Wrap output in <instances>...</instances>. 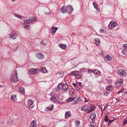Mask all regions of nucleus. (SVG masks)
Here are the masks:
<instances>
[{
    "mask_svg": "<svg viewBox=\"0 0 127 127\" xmlns=\"http://www.w3.org/2000/svg\"><path fill=\"white\" fill-rule=\"evenodd\" d=\"M17 71H14L13 73H12L10 78V81L16 83L18 81V78L17 77Z\"/></svg>",
    "mask_w": 127,
    "mask_h": 127,
    "instance_id": "nucleus-1",
    "label": "nucleus"
},
{
    "mask_svg": "<svg viewBox=\"0 0 127 127\" xmlns=\"http://www.w3.org/2000/svg\"><path fill=\"white\" fill-rule=\"evenodd\" d=\"M117 73L118 75L123 76H125L127 75L126 71L123 69L118 70L117 71Z\"/></svg>",
    "mask_w": 127,
    "mask_h": 127,
    "instance_id": "nucleus-2",
    "label": "nucleus"
},
{
    "mask_svg": "<svg viewBox=\"0 0 127 127\" xmlns=\"http://www.w3.org/2000/svg\"><path fill=\"white\" fill-rule=\"evenodd\" d=\"M117 26V22L113 21H111L108 25V27L110 29H112L116 27Z\"/></svg>",
    "mask_w": 127,
    "mask_h": 127,
    "instance_id": "nucleus-3",
    "label": "nucleus"
},
{
    "mask_svg": "<svg viewBox=\"0 0 127 127\" xmlns=\"http://www.w3.org/2000/svg\"><path fill=\"white\" fill-rule=\"evenodd\" d=\"M65 8L66 10L67 13L71 14L73 11V9L70 5H67L66 6V8Z\"/></svg>",
    "mask_w": 127,
    "mask_h": 127,
    "instance_id": "nucleus-4",
    "label": "nucleus"
},
{
    "mask_svg": "<svg viewBox=\"0 0 127 127\" xmlns=\"http://www.w3.org/2000/svg\"><path fill=\"white\" fill-rule=\"evenodd\" d=\"M28 105L30 108L32 109L34 107L33 105V101L32 100H28Z\"/></svg>",
    "mask_w": 127,
    "mask_h": 127,
    "instance_id": "nucleus-5",
    "label": "nucleus"
},
{
    "mask_svg": "<svg viewBox=\"0 0 127 127\" xmlns=\"http://www.w3.org/2000/svg\"><path fill=\"white\" fill-rule=\"evenodd\" d=\"M9 36L10 38L13 39H16L17 36V34L15 33H12L11 34H9Z\"/></svg>",
    "mask_w": 127,
    "mask_h": 127,
    "instance_id": "nucleus-6",
    "label": "nucleus"
},
{
    "mask_svg": "<svg viewBox=\"0 0 127 127\" xmlns=\"http://www.w3.org/2000/svg\"><path fill=\"white\" fill-rule=\"evenodd\" d=\"M65 118L67 119L71 116V114L70 111H67L65 114Z\"/></svg>",
    "mask_w": 127,
    "mask_h": 127,
    "instance_id": "nucleus-7",
    "label": "nucleus"
},
{
    "mask_svg": "<svg viewBox=\"0 0 127 127\" xmlns=\"http://www.w3.org/2000/svg\"><path fill=\"white\" fill-rule=\"evenodd\" d=\"M37 57L39 59H42L44 57V56L42 54L39 53L37 55Z\"/></svg>",
    "mask_w": 127,
    "mask_h": 127,
    "instance_id": "nucleus-8",
    "label": "nucleus"
},
{
    "mask_svg": "<svg viewBox=\"0 0 127 127\" xmlns=\"http://www.w3.org/2000/svg\"><path fill=\"white\" fill-rule=\"evenodd\" d=\"M88 109V106L87 105H86L83 107L81 109L82 111H87Z\"/></svg>",
    "mask_w": 127,
    "mask_h": 127,
    "instance_id": "nucleus-9",
    "label": "nucleus"
},
{
    "mask_svg": "<svg viewBox=\"0 0 127 127\" xmlns=\"http://www.w3.org/2000/svg\"><path fill=\"white\" fill-rule=\"evenodd\" d=\"M11 99L14 101H16L17 100L16 95H12L11 96Z\"/></svg>",
    "mask_w": 127,
    "mask_h": 127,
    "instance_id": "nucleus-10",
    "label": "nucleus"
},
{
    "mask_svg": "<svg viewBox=\"0 0 127 127\" xmlns=\"http://www.w3.org/2000/svg\"><path fill=\"white\" fill-rule=\"evenodd\" d=\"M62 89L64 91H66L68 89V86L65 84H63V85H62Z\"/></svg>",
    "mask_w": 127,
    "mask_h": 127,
    "instance_id": "nucleus-11",
    "label": "nucleus"
},
{
    "mask_svg": "<svg viewBox=\"0 0 127 127\" xmlns=\"http://www.w3.org/2000/svg\"><path fill=\"white\" fill-rule=\"evenodd\" d=\"M66 8V6H64L63 7L61 10L62 12L63 13H67V10L65 8Z\"/></svg>",
    "mask_w": 127,
    "mask_h": 127,
    "instance_id": "nucleus-12",
    "label": "nucleus"
},
{
    "mask_svg": "<svg viewBox=\"0 0 127 127\" xmlns=\"http://www.w3.org/2000/svg\"><path fill=\"white\" fill-rule=\"evenodd\" d=\"M93 3L94 7L98 11H99L100 10L98 8L97 4L95 2H93Z\"/></svg>",
    "mask_w": 127,
    "mask_h": 127,
    "instance_id": "nucleus-13",
    "label": "nucleus"
},
{
    "mask_svg": "<svg viewBox=\"0 0 127 127\" xmlns=\"http://www.w3.org/2000/svg\"><path fill=\"white\" fill-rule=\"evenodd\" d=\"M53 106L51 105L50 107H46V110L47 111H50L53 110Z\"/></svg>",
    "mask_w": 127,
    "mask_h": 127,
    "instance_id": "nucleus-14",
    "label": "nucleus"
},
{
    "mask_svg": "<svg viewBox=\"0 0 127 127\" xmlns=\"http://www.w3.org/2000/svg\"><path fill=\"white\" fill-rule=\"evenodd\" d=\"M96 116V115L95 113H92L91 114L90 118L92 120H94L95 119Z\"/></svg>",
    "mask_w": 127,
    "mask_h": 127,
    "instance_id": "nucleus-15",
    "label": "nucleus"
},
{
    "mask_svg": "<svg viewBox=\"0 0 127 127\" xmlns=\"http://www.w3.org/2000/svg\"><path fill=\"white\" fill-rule=\"evenodd\" d=\"M95 107V106L93 104H91V109L89 110L87 112V113H89L92 111L94 110V108Z\"/></svg>",
    "mask_w": 127,
    "mask_h": 127,
    "instance_id": "nucleus-16",
    "label": "nucleus"
},
{
    "mask_svg": "<svg viewBox=\"0 0 127 127\" xmlns=\"http://www.w3.org/2000/svg\"><path fill=\"white\" fill-rule=\"evenodd\" d=\"M59 47H60L61 49H65L67 48V46L61 44H60L59 46Z\"/></svg>",
    "mask_w": 127,
    "mask_h": 127,
    "instance_id": "nucleus-17",
    "label": "nucleus"
},
{
    "mask_svg": "<svg viewBox=\"0 0 127 127\" xmlns=\"http://www.w3.org/2000/svg\"><path fill=\"white\" fill-rule=\"evenodd\" d=\"M104 58L105 60L107 61H109L111 59V57L109 55L105 56Z\"/></svg>",
    "mask_w": 127,
    "mask_h": 127,
    "instance_id": "nucleus-18",
    "label": "nucleus"
},
{
    "mask_svg": "<svg viewBox=\"0 0 127 127\" xmlns=\"http://www.w3.org/2000/svg\"><path fill=\"white\" fill-rule=\"evenodd\" d=\"M80 72L78 71H73L70 73L71 75H74L79 74Z\"/></svg>",
    "mask_w": 127,
    "mask_h": 127,
    "instance_id": "nucleus-19",
    "label": "nucleus"
},
{
    "mask_svg": "<svg viewBox=\"0 0 127 127\" xmlns=\"http://www.w3.org/2000/svg\"><path fill=\"white\" fill-rule=\"evenodd\" d=\"M95 41L96 45H99L100 43V41L99 39L95 38Z\"/></svg>",
    "mask_w": 127,
    "mask_h": 127,
    "instance_id": "nucleus-20",
    "label": "nucleus"
},
{
    "mask_svg": "<svg viewBox=\"0 0 127 127\" xmlns=\"http://www.w3.org/2000/svg\"><path fill=\"white\" fill-rule=\"evenodd\" d=\"M29 19L30 21V23H32L35 22L36 18L35 17H31Z\"/></svg>",
    "mask_w": 127,
    "mask_h": 127,
    "instance_id": "nucleus-21",
    "label": "nucleus"
},
{
    "mask_svg": "<svg viewBox=\"0 0 127 127\" xmlns=\"http://www.w3.org/2000/svg\"><path fill=\"white\" fill-rule=\"evenodd\" d=\"M33 70L34 69L33 68H31L29 69V74L31 75L35 74V72H34Z\"/></svg>",
    "mask_w": 127,
    "mask_h": 127,
    "instance_id": "nucleus-22",
    "label": "nucleus"
},
{
    "mask_svg": "<svg viewBox=\"0 0 127 127\" xmlns=\"http://www.w3.org/2000/svg\"><path fill=\"white\" fill-rule=\"evenodd\" d=\"M41 71L42 73H45L47 72L46 69L44 67H42L41 69Z\"/></svg>",
    "mask_w": 127,
    "mask_h": 127,
    "instance_id": "nucleus-23",
    "label": "nucleus"
},
{
    "mask_svg": "<svg viewBox=\"0 0 127 127\" xmlns=\"http://www.w3.org/2000/svg\"><path fill=\"white\" fill-rule=\"evenodd\" d=\"M75 99V98L74 97H69L68 98V99L67 100V101L68 102H70L74 100Z\"/></svg>",
    "mask_w": 127,
    "mask_h": 127,
    "instance_id": "nucleus-24",
    "label": "nucleus"
},
{
    "mask_svg": "<svg viewBox=\"0 0 127 127\" xmlns=\"http://www.w3.org/2000/svg\"><path fill=\"white\" fill-rule=\"evenodd\" d=\"M69 93L71 95H73V94L74 93L75 90H74L73 89H71L69 90Z\"/></svg>",
    "mask_w": 127,
    "mask_h": 127,
    "instance_id": "nucleus-25",
    "label": "nucleus"
},
{
    "mask_svg": "<svg viewBox=\"0 0 127 127\" xmlns=\"http://www.w3.org/2000/svg\"><path fill=\"white\" fill-rule=\"evenodd\" d=\"M121 82H118L116 83L115 84L116 88H118L121 86Z\"/></svg>",
    "mask_w": 127,
    "mask_h": 127,
    "instance_id": "nucleus-26",
    "label": "nucleus"
},
{
    "mask_svg": "<svg viewBox=\"0 0 127 127\" xmlns=\"http://www.w3.org/2000/svg\"><path fill=\"white\" fill-rule=\"evenodd\" d=\"M93 72L95 74H100L99 71L96 69L95 70L93 71Z\"/></svg>",
    "mask_w": 127,
    "mask_h": 127,
    "instance_id": "nucleus-27",
    "label": "nucleus"
},
{
    "mask_svg": "<svg viewBox=\"0 0 127 127\" xmlns=\"http://www.w3.org/2000/svg\"><path fill=\"white\" fill-rule=\"evenodd\" d=\"M58 29V28L57 27H56L55 28V29H54V30L53 31L51 32L52 34L53 35L54 34Z\"/></svg>",
    "mask_w": 127,
    "mask_h": 127,
    "instance_id": "nucleus-28",
    "label": "nucleus"
},
{
    "mask_svg": "<svg viewBox=\"0 0 127 127\" xmlns=\"http://www.w3.org/2000/svg\"><path fill=\"white\" fill-rule=\"evenodd\" d=\"M30 21L29 19H27L26 20H24L25 23H26L29 24L30 23H30Z\"/></svg>",
    "mask_w": 127,
    "mask_h": 127,
    "instance_id": "nucleus-29",
    "label": "nucleus"
},
{
    "mask_svg": "<svg viewBox=\"0 0 127 127\" xmlns=\"http://www.w3.org/2000/svg\"><path fill=\"white\" fill-rule=\"evenodd\" d=\"M19 91L22 93H23L24 92V90L23 88H20L19 89Z\"/></svg>",
    "mask_w": 127,
    "mask_h": 127,
    "instance_id": "nucleus-30",
    "label": "nucleus"
},
{
    "mask_svg": "<svg viewBox=\"0 0 127 127\" xmlns=\"http://www.w3.org/2000/svg\"><path fill=\"white\" fill-rule=\"evenodd\" d=\"M14 15L16 17L20 18V19L21 20L22 19V18H23V17L16 14H14Z\"/></svg>",
    "mask_w": 127,
    "mask_h": 127,
    "instance_id": "nucleus-31",
    "label": "nucleus"
},
{
    "mask_svg": "<svg viewBox=\"0 0 127 127\" xmlns=\"http://www.w3.org/2000/svg\"><path fill=\"white\" fill-rule=\"evenodd\" d=\"M87 70L88 71L89 73H91L93 72L94 71L92 69H87Z\"/></svg>",
    "mask_w": 127,
    "mask_h": 127,
    "instance_id": "nucleus-32",
    "label": "nucleus"
},
{
    "mask_svg": "<svg viewBox=\"0 0 127 127\" xmlns=\"http://www.w3.org/2000/svg\"><path fill=\"white\" fill-rule=\"evenodd\" d=\"M112 87L111 86H109L106 88V89L108 91H110V89H112Z\"/></svg>",
    "mask_w": 127,
    "mask_h": 127,
    "instance_id": "nucleus-33",
    "label": "nucleus"
},
{
    "mask_svg": "<svg viewBox=\"0 0 127 127\" xmlns=\"http://www.w3.org/2000/svg\"><path fill=\"white\" fill-rule=\"evenodd\" d=\"M108 117L107 116H105L104 119V121L106 122H107V121H109V119L107 118Z\"/></svg>",
    "mask_w": 127,
    "mask_h": 127,
    "instance_id": "nucleus-34",
    "label": "nucleus"
},
{
    "mask_svg": "<svg viewBox=\"0 0 127 127\" xmlns=\"http://www.w3.org/2000/svg\"><path fill=\"white\" fill-rule=\"evenodd\" d=\"M123 48L126 50H127V44H125L123 45Z\"/></svg>",
    "mask_w": 127,
    "mask_h": 127,
    "instance_id": "nucleus-35",
    "label": "nucleus"
},
{
    "mask_svg": "<svg viewBox=\"0 0 127 127\" xmlns=\"http://www.w3.org/2000/svg\"><path fill=\"white\" fill-rule=\"evenodd\" d=\"M124 125H125L127 123V118L125 119L124 120Z\"/></svg>",
    "mask_w": 127,
    "mask_h": 127,
    "instance_id": "nucleus-36",
    "label": "nucleus"
},
{
    "mask_svg": "<svg viewBox=\"0 0 127 127\" xmlns=\"http://www.w3.org/2000/svg\"><path fill=\"white\" fill-rule=\"evenodd\" d=\"M34 72H35V74L36 73L38 72L39 71V69L38 68H36L35 69H34Z\"/></svg>",
    "mask_w": 127,
    "mask_h": 127,
    "instance_id": "nucleus-37",
    "label": "nucleus"
},
{
    "mask_svg": "<svg viewBox=\"0 0 127 127\" xmlns=\"http://www.w3.org/2000/svg\"><path fill=\"white\" fill-rule=\"evenodd\" d=\"M61 85L62 86V84H59V85H58L57 88V91L58 90H59V89H60V86Z\"/></svg>",
    "mask_w": 127,
    "mask_h": 127,
    "instance_id": "nucleus-38",
    "label": "nucleus"
},
{
    "mask_svg": "<svg viewBox=\"0 0 127 127\" xmlns=\"http://www.w3.org/2000/svg\"><path fill=\"white\" fill-rule=\"evenodd\" d=\"M77 101L78 102L81 101H82V100L81 98L80 97H79L77 99Z\"/></svg>",
    "mask_w": 127,
    "mask_h": 127,
    "instance_id": "nucleus-39",
    "label": "nucleus"
},
{
    "mask_svg": "<svg viewBox=\"0 0 127 127\" xmlns=\"http://www.w3.org/2000/svg\"><path fill=\"white\" fill-rule=\"evenodd\" d=\"M40 43L43 46H45L46 44V43H44V42L43 41V40L42 41V42Z\"/></svg>",
    "mask_w": 127,
    "mask_h": 127,
    "instance_id": "nucleus-40",
    "label": "nucleus"
},
{
    "mask_svg": "<svg viewBox=\"0 0 127 127\" xmlns=\"http://www.w3.org/2000/svg\"><path fill=\"white\" fill-rule=\"evenodd\" d=\"M81 77V76L80 75H76L75 78H78V79H79V78H80Z\"/></svg>",
    "mask_w": 127,
    "mask_h": 127,
    "instance_id": "nucleus-41",
    "label": "nucleus"
},
{
    "mask_svg": "<svg viewBox=\"0 0 127 127\" xmlns=\"http://www.w3.org/2000/svg\"><path fill=\"white\" fill-rule=\"evenodd\" d=\"M75 122L76 123V124L77 125H79L80 124V122L79 121L76 120L75 121Z\"/></svg>",
    "mask_w": 127,
    "mask_h": 127,
    "instance_id": "nucleus-42",
    "label": "nucleus"
},
{
    "mask_svg": "<svg viewBox=\"0 0 127 127\" xmlns=\"http://www.w3.org/2000/svg\"><path fill=\"white\" fill-rule=\"evenodd\" d=\"M124 91V90L123 89H122L120 90L117 93L118 94H119L120 93Z\"/></svg>",
    "mask_w": 127,
    "mask_h": 127,
    "instance_id": "nucleus-43",
    "label": "nucleus"
},
{
    "mask_svg": "<svg viewBox=\"0 0 127 127\" xmlns=\"http://www.w3.org/2000/svg\"><path fill=\"white\" fill-rule=\"evenodd\" d=\"M105 31V30H104L101 29L100 30L99 32H100L104 33V32H105L104 31Z\"/></svg>",
    "mask_w": 127,
    "mask_h": 127,
    "instance_id": "nucleus-44",
    "label": "nucleus"
},
{
    "mask_svg": "<svg viewBox=\"0 0 127 127\" xmlns=\"http://www.w3.org/2000/svg\"><path fill=\"white\" fill-rule=\"evenodd\" d=\"M109 122L108 123V124L109 125H110L111 123L113 121H114L113 120H109Z\"/></svg>",
    "mask_w": 127,
    "mask_h": 127,
    "instance_id": "nucleus-45",
    "label": "nucleus"
},
{
    "mask_svg": "<svg viewBox=\"0 0 127 127\" xmlns=\"http://www.w3.org/2000/svg\"><path fill=\"white\" fill-rule=\"evenodd\" d=\"M94 123L96 124L95 123V121L94 120H93L92 121V123H90V125H92V124H94Z\"/></svg>",
    "mask_w": 127,
    "mask_h": 127,
    "instance_id": "nucleus-46",
    "label": "nucleus"
},
{
    "mask_svg": "<svg viewBox=\"0 0 127 127\" xmlns=\"http://www.w3.org/2000/svg\"><path fill=\"white\" fill-rule=\"evenodd\" d=\"M109 94V93L108 92L104 94L103 96H107L108 94Z\"/></svg>",
    "mask_w": 127,
    "mask_h": 127,
    "instance_id": "nucleus-47",
    "label": "nucleus"
},
{
    "mask_svg": "<svg viewBox=\"0 0 127 127\" xmlns=\"http://www.w3.org/2000/svg\"><path fill=\"white\" fill-rule=\"evenodd\" d=\"M96 126V124H92V125H90V126H91V127H95V126Z\"/></svg>",
    "mask_w": 127,
    "mask_h": 127,
    "instance_id": "nucleus-48",
    "label": "nucleus"
},
{
    "mask_svg": "<svg viewBox=\"0 0 127 127\" xmlns=\"http://www.w3.org/2000/svg\"><path fill=\"white\" fill-rule=\"evenodd\" d=\"M55 98L54 97H52L51 98H50V100H52V101H54V99H55Z\"/></svg>",
    "mask_w": 127,
    "mask_h": 127,
    "instance_id": "nucleus-49",
    "label": "nucleus"
},
{
    "mask_svg": "<svg viewBox=\"0 0 127 127\" xmlns=\"http://www.w3.org/2000/svg\"><path fill=\"white\" fill-rule=\"evenodd\" d=\"M75 88L77 90H80V89L77 86H76Z\"/></svg>",
    "mask_w": 127,
    "mask_h": 127,
    "instance_id": "nucleus-50",
    "label": "nucleus"
},
{
    "mask_svg": "<svg viewBox=\"0 0 127 127\" xmlns=\"http://www.w3.org/2000/svg\"><path fill=\"white\" fill-rule=\"evenodd\" d=\"M32 126L33 125V126H34V123H35V121H33L32 122Z\"/></svg>",
    "mask_w": 127,
    "mask_h": 127,
    "instance_id": "nucleus-51",
    "label": "nucleus"
},
{
    "mask_svg": "<svg viewBox=\"0 0 127 127\" xmlns=\"http://www.w3.org/2000/svg\"><path fill=\"white\" fill-rule=\"evenodd\" d=\"M87 69L86 68H83L82 69H80V70H82L83 71V72H84V71L85 70H87Z\"/></svg>",
    "mask_w": 127,
    "mask_h": 127,
    "instance_id": "nucleus-52",
    "label": "nucleus"
},
{
    "mask_svg": "<svg viewBox=\"0 0 127 127\" xmlns=\"http://www.w3.org/2000/svg\"><path fill=\"white\" fill-rule=\"evenodd\" d=\"M74 102H73V103H72V104H74L75 103H77V101H75V100L74 101Z\"/></svg>",
    "mask_w": 127,
    "mask_h": 127,
    "instance_id": "nucleus-53",
    "label": "nucleus"
},
{
    "mask_svg": "<svg viewBox=\"0 0 127 127\" xmlns=\"http://www.w3.org/2000/svg\"><path fill=\"white\" fill-rule=\"evenodd\" d=\"M54 29H55V27H53L51 29V31L52 32L54 30Z\"/></svg>",
    "mask_w": 127,
    "mask_h": 127,
    "instance_id": "nucleus-54",
    "label": "nucleus"
},
{
    "mask_svg": "<svg viewBox=\"0 0 127 127\" xmlns=\"http://www.w3.org/2000/svg\"><path fill=\"white\" fill-rule=\"evenodd\" d=\"M116 99L118 101H119L120 100V99L119 97H118Z\"/></svg>",
    "mask_w": 127,
    "mask_h": 127,
    "instance_id": "nucleus-55",
    "label": "nucleus"
},
{
    "mask_svg": "<svg viewBox=\"0 0 127 127\" xmlns=\"http://www.w3.org/2000/svg\"><path fill=\"white\" fill-rule=\"evenodd\" d=\"M24 27L25 28H27L29 27V26L28 25H26L25 26H24Z\"/></svg>",
    "mask_w": 127,
    "mask_h": 127,
    "instance_id": "nucleus-56",
    "label": "nucleus"
},
{
    "mask_svg": "<svg viewBox=\"0 0 127 127\" xmlns=\"http://www.w3.org/2000/svg\"><path fill=\"white\" fill-rule=\"evenodd\" d=\"M53 94H54V93H51V95L52 96H53V97H54V95H53Z\"/></svg>",
    "mask_w": 127,
    "mask_h": 127,
    "instance_id": "nucleus-57",
    "label": "nucleus"
},
{
    "mask_svg": "<svg viewBox=\"0 0 127 127\" xmlns=\"http://www.w3.org/2000/svg\"><path fill=\"white\" fill-rule=\"evenodd\" d=\"M125 50H123L122 51V53L123 54H125Z\"/></svg>",
    "mask_w": 127,
    "mask_h": 127,
    "instance_id": "nucleus-58",
    "label": "nucleus"
},
{
    "mask_svg": "<svg viewBox=\"0 0 127 127\" xmlns=\"http://www.w3.org/2000/svg\"><path fill=\"white\" fill-rule=\"evenodd\" d=\"M73 85L75 87L77 85H76V84L75 83H72Z\"/></svg>",
    "mask_w": 127,
    "mask_h": 127,
    "instance_id": "nucleus-59",
    "label": "nucleus"
},
{
    "mask_svg": "<svg viewBox=\"0 0 127 127\" xmlns=\"http://www.w3.org/2000/svg\"><path fill=\"white\" fill-rule=\"evenodd\" d=\"M32 125V124H31L30 125V126L31 127H35V126H33V125L31 126Z\"/></svg>",
    "mask_w": 127,
    "mask_h": 127,
    "instance_id": "nucleus-60",
    "label": "nucleus"
},
{
    "mask_svg": "<svg viewBox=\"0 0 127 127\" xmlns=\"http://www.w3.org/2000/svg\"><path fill=\"white\" fill-rule=\"evenodd\" d=\"M45 14L46 15H47V14H48V15L49 13H47V12H46L45 13Z\"/></svg>",
    "mask_w": 127,
    "mask_h": 127,
    "instance_id": "nucleus-61",
    "label": "nucleus"
},
{
    "mask_svg": "<svg viewBox=\"0 0 127 127\" xmlns=\"http://www.w3.org/2000/svg\"><path fill=\"white\" fill-rule=\"evenodd\" d=\"M100 109H101V110L102 111V108H101V107H100Z\"/></svg>",
    "mask_w": 127,
    "mask_h": 127,
    "instance_id": "nucleus-62",
    "label": "nucleus"
},
{
    "mask_svg": "<svg viewBox=\"0 0 127 127\" xmlns=\"http://www.w3.org/2000/svg\"><path fill=\"white\" fill-rule=\"evenodd\" d=\"M124 93H125V94H127V92H125Z\"/></svg>",
    "mask_w": 127,
    "mask_h": 127,
    "instance_id": "nucleus-63",
    "label": "nucleus"
},
{
    "mask_svg": "<svg viewBox=\"0 0 127 127\" xmlns=\"http://www.w3.org/2000/svg\"><path fill=\"white\" fill-rule=\"evenodd\" d=\"M86 99V102H87L88 101H87L86 100V98H85Z\"/></svg>",
    "mask_w": 127,
    "mask_h": 127,
    "instance_id": "nucleus-64",
    "label": "nucleus"
}]
</instances>
